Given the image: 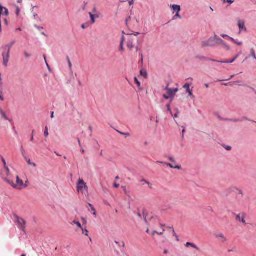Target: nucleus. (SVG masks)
<instances>
[{
    "label": "nucleus",
    "mask_w": 256,
    "mask_h": 256,
    "mask_svg": "<svg viewBox=\"0 0 256 256\" xmlns=\"http://www.w3.org/2000/svg\"><path fill=\"white\" fill-rule=\"evenodd\" d=\"M2 178L5 182H6L10 185L12 188H14L21 189V188H18V186L14 183L13 180H10V178L6 177L4 178V176H2Z\"/></svg>",
    "instance_id": "0eeeda50"
},
{
    "label": "nucleus",
    "mask_w": 256,
    "mask_h": 256,
    "mask_svg": "<svg viewBox=\"0 0 256 256\" xmlns=\"http://www.w3.org/2000/svg\"><path fill=\"white\" fill-rule=\"evenodd\" d=\"M228 38L232 42H236V40H234V38L230 36V37H228Z\"/></svg>",
    "instance_id": "338daca9"
},
{
    "label": "nucleus",
    "mask_w": 256,
    "mask_h": 256,
    "mask_svg": "<svg viewBox=\"0 0 256 256\" xmlns=\"http://www.w3.org/2000/svg\"><path fill=\"white\" fill-rule=\"evenodd\" d=\"M0 114H1L2 118H4V120H8L10 122H12V120H10L7 117L5 112L2 109V108L0 106Z\"/></svg>",
    "instance_id": "4468645a"
},
{
    "label": "nucleus",
    "mask_w": 256,
    "mask_h": 256,
    "mask_svg": "<svg viewBox=\"0 0 256 256\" xmlns=\"http://www.w3.org/2000/svg\"><path fill=\"white\" fill-rule=\"evenodd\" d=\"M28 164H29V165H32L33 166H36V164L34 162H30V159H28L27 158V160H26Z\"/></svg>",
    "instance_id": "473e14b6"
},
{
    "label": "nucleus",
    "mask_w": 256,
    "mask_h": 256,
    "mask_svg": "<svg viewBox=\"0 0 256 256\" xmlns=\"http://www.w3.org/2000/svg\"><path fill=\"white\" fill-rule=\"evenodd\" d=\"M24 56H26V58H29L30 57V54H28L26 51H24Z\"/></svg>",
    "instance_id": "79ce46f5"
},
{
    "label": "nucleus",
    "mask_w": 256,
    "mask_h": 256,
    "mask_svg": "<svg viewBox=\"0 0 256 256\" xmlns=\"http://www.w3.org/2000/svg\"><path fill=\"white\" fill-rule=\"evenodd\" d=\"M48 126H46L44 132V136H48Z\"/></svg>",
    "instance_id": "72a5a7b5"
},
{
    "label": "nucleus",
    "mask_w": 256,
    "mask_h": 256,
    "mask_svg": "<svg viewBox=\"0 0 256 256\" xmlns=\"http://www.w3.org/2000/svg\"><path fill=\"white\" fill-rule=\"evenodd\" d=\"M120 50H124V44H120Z\"/></svg>",
    "instance_id": "603ef678"
},
{
    "label": "nucleus",
    "mask_w": 256,
    "mask_h": 256,
    "mask_svg": "<svg viewBox=\"0 0 256 256\" xmlns=\"http://www.w3.org/2000/svg\"><path fill=\"white\" fill-rule=\"evenodd\" d=\"M89 24L88 23H84L82 25V28L85 29L88 28Z\"/></svg>",
    "instance_id": "c9c22d12"
},
{
    "label": "nucleus",
    "mask_w": 256,
    "mask_h": 256,
    "mask_svg": "<svg viewBox=\"0 0 256 256\" xmlns=\"http://www.w3.org/2000/svg\"><path fill=\"white\" fill-rule=\"evenodd\" d=\"M244 120H250V119H248L246 116H245L242 117V118H226V121H228V122H241Z\"/></svg>",
    "instance_id": "423d86ee"
},
{
    "label": "nucleus",
    "mask_w": 256,
    "mask_h": 256,
    "mask_svg": "<svg viewBox=\"0 0 256 256\" xmlns=\"http://www.w3.org/2000/svg\"><path fill=\"white\" fill-rule=\"evenodd\" d=\"M114 188H118L120 186V184H116V183H114Z\"/></svg>",
    "instance_id": "13d9d810"
},
{
    "label": "nucleus",
    "mask_w": 256,
    "mask_h": 256,
    "mask_svg": "<svg viewBox=\"0 0 256 256\" xmlns=\"http://www.w3.org/2000/svg\"><path fill=\"white\" fill-rule=\"evenodd\" d=\"M16 184L20 186H23L24 185L23 181L18 176H16Z\"/></svg>",
    "instance_id": "393cba45"
},
{
    "label": "nucleus",
    "mask_w": 256,
    "mask_h": 256,
    "mask_svg": "<svg viewBox=\"0 0 256 256\" xmlns=\"http://www.w3.org/2000/svg\"><path fill=\"white\" fill-rule=\"evenodd\" d=\"M142 216L144 220L145 223L146 224H148V212H146V210L145 209H143L142 210Z\"/></svg>",
    "instance_id": "2eb2a0df"
},
{
    "label": "nucleus",
    "mask_w": 256,
    "mask_h": 256,
    "mask_svg": "<svg viewBox=\"0 0 256 256\" xmlns=\"http://www.w3.org/2000/svg\"><path fill=\"white\" fill-rule=\"evenodd\" d=\"M4 14L6 16H8L9 13H8V8H4Z\"/></svg>",
    "instance_id": "37998d69"
},
{
    "label": "nucleus",
    "mask_w": 256,
    "mask_h": 256,
    "mask_svg": "<svg viewBox=\"0 0 256 256\" xmlns=\"http://www.w3.org/2000/svg\"><path fill=\"white\" fill-rule=\"evenodd\" d=\"M234 43H235L236 44H238V46H241V45H242V42H238V40H236V42H234Z\"/></svg>",
    "instance_id": "3c124183"
},
{
    "label": "nucleus",
    "mask_w": 256,
    "mask_h": 256,
    "mask_svg": "<svg viewBox=\"0 0 256 256\" xmlns=\"http://www.w3.org/2000/svg\"><path fill=\"white\" fill-rule=\"evenodd\" d=\"M223 147L227 150H230L232 148L230 146L224 145Z\"/></svg>",
    "instance_id": "e433bc0d"
},
{
    "label": "nucleus",
    "mask_w": 256,
    "mask_h": 256,
    "mask_svg": "<svg viewBox=\"0 0 256 256\" xmlns=\"http://www.w3.org/2000/svg\"><path fill=\"white\" fill-rule=\"evenodd\" d=\"M242 218H240V214L236 215V219L238 220H239L240 222H242L244 224H246V220H244L245 218V214H242Z\"/></svg>",
    "instance_id": "f3484780"
},
{
    "label": "nucleus",
    "mask_w": 256,
    "mask_h": 256,
    "mask_svg": "<svg viewBox=\"0 0 256 256\" xmlns=\"http://www.w3.org/2000/svg\"><path fill=\"white\" fill-rule=\"evenodd\" d=\"M172 116L174 118H178V114H176V113L174 115H173V114H172Z\"/></svg>",
    "instance_id": "e2e57ef3"
},
{
    "label": "nucleus",
    "mask_w": 256,
    "mask_h": 256,
    "mask_svg": "<svg viewBox=\"0 0 256 256\" xmlns=\"http://www.w3.org/2000/svg\"><path fill=\"white\" fill-rule=\"evenodd\" d=\"M134 82L135 83L137 84V86L138 87V90L140 91H141L142 90H143L144 88H142L140 86V82L138 80V79L137 78L135 77L134 78Z\"/></svg>",
    "instance_id": "6ab92c4d"
},
{
    "label": "nucleus",
    "mask_w": 256,
    "mask_h": 256,
    "mask_svg": "<svg viewBox=\"0 0 256 256\" xmlns=\"http://www.w3.org/2000/svg\"><path fill=\"white\" fill-rule=\"evenodd\" d=\"M221 36L223 38H228V37H230L228 36L227 34H221Z\"/></svg>",
    "instance_id": "6e6d98bb"
},
{
    "label": "nucleus",
    "mask_w": 256,
    "mask_h": 256,
    "mask_svg": "<svg viewBox=\"0 0 256 256\" xmlns=\"http://www.w3.org/2000/svg\"><path fill=\"white\" fill-rule=\"evenodd\" d=\"M83 234H84L86 236H88V231L86 229H84Z\"/></svg>",
    "instance_id": "de8ad7c7"
},
{
    "label": "nucleus",
    "mask_w": 256,
    "mask_h": 256,
    "mask_svg": "<svg viewBox=\"0 0 256 256\" xmlns=\"http://www.w3.org/2000/svg\"><path fill=\"white\" fill-rule=\"evenodd\" d=\"M20 13V8H18V6L16 7V14L17 16H18Z\"/></svg>",
    "instance_id": "4c0bfd02"
},
{
    "label": "nucleus",
    "mask_w": 256,
    "mask_h": 256,
    "mask_svg": "<svg viewBox=\"0 0 256 256\" xmlns=\"http://www.w3.org/2000/svg\"><path fill=\"white\" fill-rule=\"evenodd\" d=\"M171 8L172 9L173 13L179 12L181 10L180 6L177 4H173L171 6Z\"/></svg>",
    "instance_id": "ddd939ff"
},
{
    "label": "nucleus",
    "mask_w": 256,
    "mask_h": 256,
    "mask_svg": "<svg viewBox=\"0 0 256 256\" xmlns=\"http://www.w3.org/2000/svg\"><path fill=\"white\" fill-rule=\"evenodd\" d=\"M202 47L210 46L213 47L216 46L214 40L212 38H210L208 40L202 41Z\"/></svg>",
    "instance_id": "20e7f679"
},
{
    "label": "nucleus",
    "mask_w": 256,
    "mask_h": 256,
    "mask_svg": "<svg viewBox=\"0 0 256 256\" xmlns=\"http://www.w3.org/2000/svg\"><path fill=\"white\" fill-rule=\"evenodd\" d=\"M141 182H144L146 184H148V185H150V183L148 182L147 180H144V179H142L140 180Z\"/></svg>",
    "instance_id": "8fccbe9b"
},
{
    "label": "nucleus",
    "mask_w": 256,
    "mask_h": 256,
    "mask_svg": "<svg viewBox=\"0 0 256 256\" xmlns=\"http://www.w3.org/2000/svg\"><path fill=\"white\" fill-rule=\"evenodd\" d=\"M226 2H228L230 4H232L234 2V1L233 0H226Z\"/></svg>",
    "instance_id": "0e129e2a"
},
{
    "label": "nucleus",
    "mask_w": 256,
    "mask_h": 256,
    "mask_svg": "<svg viewBox=\"0 0 256 256\" xmlns=\"http://www.w3.org/2000/svg\"><path fill=\"white\" fill-rule=\"evenodd\" d=\"M238 56L239 54H238L236 56L234 57V58H231L230 60H218V62H220L222 64H232L238 58Z\"/></svg>",
    "instance_id": "9b49d317"
},
{
    "label": "nucleus",
    "mask_w": 256,
    "mask_h": 256,
    "mask_svg": "<svg viewBox=\"0 0 256 256\" xmlns=\"http://www.w3.org/2000/svg\"><path fill=\"white\" fill-rule=\"evenodd\" d=\"M139 34H140V33L138 32H134L132 34H134L135 36H136ZM129 34L131 35V34Z\"/></svg>",
    "instance_id": "680f3d73"
},
{
    "label": "nucleus",
    "mask_w": 256,
    "mask_h": 256,
    "mask_svg": "<svg viewBox=\"0 0 256 256\" xmlns=\"http://www.w3.org/2000/svg\"><path fill=\"white\" fill-rule=\"evenodd\" d=\"M34 130H32V136H31V138H30V140L32 142L34 140Z\"/></svg>",
    "instance_id": "5fc2aeb1"
},
{
    "label": "nucleus",
    "mask_w": 256,
    "mask_h": 256,
    "mask_svg": "<svg viewBox=\"0 0 256 256\" xmlns=\"http://www.w3.org/2000/svg\"><path fill=\"white\" fill-rule=\"evenodd\" d=\"M172 230L173 236L176 238V241L178 242L180 240L179 238H178V235L176 234V233L175 232L173 228H172Z\"/></svg>",
    "instance_id": "7c9ffc66"
},
{
    "label": "nucleus",
    "mask_w": 256,
    "mask_h": 256,
    "mask_svg": "<svg viewBox=\"0 0 256 256\" xmlns=\"http://www.w3.org/2000/svg\"><path fill=\"white\" fill-rule=\"evenodd\" d=\"M132 40H129L127 43V46L130 50H132L134 48Z\"/></svg>",
    "instance_id": "b1692460"
},
{
    "label": "nucleus",
    "mask_w": 256,
    "mask_h": 256,
    "mask_svg": "<svg viewBox=\"0 0 256 256\" xmlns=\"http://www.w3.org/2000/svg\"><path fill=\"white\" fill-rule=\"evenodd\" d=\"M116 132L118 134H120L122 135L126 136H128L130 135V134L128 132H120V131H119L118 130H116Z\"/></svg>",
    "instance_id": "c756f323"
},
{
    "label": "nucleus",
    "mask_w": 256,
    "mask_h": 256,
    "mask_svg": "<svg viewBox=\"0 0 256 256\" xmlns=\"http://www.w3.org/2000/svg\"><path fill=\"white\" fill-rule=\"evenodd\" d=\"M137 215L140 218H142V214H140V212H139V210L138 209V212L137 213Z\"/></svg>",
    "instance_id": "69168bd1"
},
{
    "label": "nucleus",
    "mask_w": 256,
    "mask_h": 256,
    "mask_svg": "<svg viewBox=\"0 0 256 256\" xmlns=\"http://www.w3.org/2000/svg\"><path fill=\"white\" fill-rule=\"evenodd\" d=\"M214 236L216 238H222V242L227 241V239L224 237V235L222 234H215Z\"/></svg>",
    "instance_id": "a211bd4d"
},
{
    "label": "nucleus",
    "mask_w": 256,
    "mask_h": 256,
    "mask_svg": "<svg viewBox=\"0 0 256 256\" xmlns=\"http://www.w3.org/2000/svg\"><path fill=\"white\" fill-rule=\"evenodd\" d=\"M186 247L192 246V248H193L197 250H199V248L194 244L191 243L190 242H187L186 244Z\"/></svg>",
    "instance_id": "aec40b11"
},
{
    "label": "nucleus",
    "mask_w": 256,
    "mask_h": 256,
    "mask_svg": "<svg viewBox=\"0 0 256 256\" xmlns=\"http://www.w3.org/2000/svg\"><path fill=\"white\" fill-rule=\"evenodd\" d=\"M22 152V156H23L24 158L26 160H27V157L26 156V155L25 150H22V152Z\"/></svg>",
    "instance_id": "a19ab883"
},
{
    "label": "nucleus",
    "mask_w": 256,
    "mask_h": 256,
    "mask_svg": "<svg viewBox=\"0 0 256 256\" xmlns=\"http://www.w3.org/2000/svg\"><path fill=\"white\" fill-rule=\"evenodd\" d=\"M195 58L200 60H204V61H210V62H218V60L212 59L209 58L205 57L204 56H195Z\"/></svg>",
    "instance_id": "6e6552de"
},
{
    "label": "nucleus",
    "mask_w": 256,
    "mask_h": 256,
    "mask_svg": "<svg viewBox=\"0 0 256 256\" xmlns=\"http://www.w3.org/2000/svg\"><path fill=\"white\" fill-rule=\"evenodd\" d=\"M183 128V130H182V139L183 140L184 138V133L185 132H186V130H185V128L184 127H182Z\"/></svg>",
    "instance_id": "49530a36"
},
{
    "label": "nucleus",
    "mask_w": 256,
    "mask_h": 256,
    "mask_svg": "<svg viewBox=\"0 0 256 256\" xmlns=\"http://www.w3.org/2000/svg\"><path fill=\"white\" fill-rule=\"evenodd\" d=\"M72 223L76 224V225H77V226L78 228H80L82 230V231L84 230L82 226V224H80V223L79 222H76V221L74 220V221L72 222Z\"/></svg>",
    "instance_id": "cd10ccee"
},
{
    "label": "nucleus",
    "mask_w": 256,
    "mask_h": 256,
    "mask_svg": "<svg viewBox=\"0 0 256 256\" xmlns=\"http://www.w3.org/2000/svg\"><path fill=\"white\" fill-rule=\"evenodd\" d=\"M140 74L145 78H146L148 76L146 71L144 69H142L140 70Z\"/></svg>",
    "instance_id": "412c9836"
},
{
    "label": "nucleus",
    "mask_w": 256,
    "mask_h": 256,
    "mask_svg": "<svg viewBox=\"0 0 256 256\" xmlns=\"http://www.w3.org/2000/svg\"><path fill=\"white\" fill-rule=\"evenodd\" d=\"M217 116H218V118L219 120H225L226 121V118H222L219 114H218Z\"/></svg>",
    "instance_id": "a18cd8bd"
},
{
    "label": "nucleus",
    "mask_w": 256,
    "mask_h": 256,
    "mask_svg": "<svg viewBox=\"0 0 256 256\" xmlns=\"http://www.w3.org/2000/svg\"><path fill=\"white\" fill-rule=\"evenodd\" d=\"M238 26L240 28V32L242 30L246 31V28L245 26L244 23V22L239 20L238 22Z\"/></svg>",
    "instance_id": "f8f14e48"
},
{
    "label": "nucleus",
    "mask_w": 256,
    "mask_h": 256,
    "mask_svg": "<svg viewBox=\"0 0 256 256\" xmlns=\"http://www.w3.org/2000/svg\"><path fill=\"white\" fill-rule=\"evenodd\" d=\"M2 172H3V176H4V175H6L7 176H8L9 174H10L9 168L6 166V167H4V170Z\"/></svg>",
    "instance_id": "5701e85b"
},
{
    "label": "nucleus",
    "mask_w": 256,
    "mask_h": 256,
    "mask_svg": "<svg viewBox=\"0 0 256 256\" xmlns=\"http://www.w3.org/2000/svg\"><path fill=\"white\" fill-rule=\"evenodd\" d=\"M168 159H169V160H170V162H173V163L176 162V161H175L174 159L172 157L169 156V157H168Z\"/></svg>",
    "instance_id": "09e8293b"
},
{
    "label": "nucleus",
    "mask_w": 256,
    "mask_h": 256,
    "mask_svg": "<svg viewBox=\"0 0 256 256\" xmlns=\"http://www.w3.org/2000/svg\"><path fill=\"white\" fill-rule=\"evenodd\" d=\"M89 16L90 18L91 23L92 24H94L96 21H95V16H94V14H92V12H89Z\"/></svg>",
    "instance_id": "a878e982"
},
{
    "label": "nucleus",
    "mask_w": 256,
    "mask_h": 256,
    "mask_svg": "<svg viewBox=\"0 0 256 256\" xmlns=\"http://www.w3.org/2000/svg\"><path fill=\"white\" fill-rule=\"evenodd\" d=\"M66 59L68 61V67H69V68L70 70L72 71V62L70 60V59L69 58V57L68 56H66Z\"/></svg>",
    "instance_id": "bb28decb"
},
{
    "label": "nucleus",
    "mask_w": 256,
    "mask_h": 256,
    "mask_svg": "<svg viewBox=\"0 0 256 256\" xmlns=\"http://www.w3.org/2000/svg\"><path fill=\"white\" fill-rule=\"evenodd\" d=\"M224 41L219 38H217V40L215 42L216 46L217 45H222L224 44Z\"/></svg>",
    "instance_id": "4be33fe9"
},
{
    "label": "nucleus",
    "mask_w": 256,
    "mask_h": 256,
    "mask_svg": "<svg viewBox=\"0 0 256 256\" xmlns=\"http://www.w3.org/2000/svg\"><path fill=\"white\" fill-rule=\"evenodd\" d=\"M190 85L188 83H186L184 84V88H186V92H188L190 96H192V90H190Z\"/></svg>",
    "instance_id": "dca6fc26"
},
{
    "label": "nucleus",
    "mask_w": 256,
    "mask_h": 256,
    "mask_svg": "<svg viewBox=\"0 0 256 256\" xmlns=\"http://www.w3.org/2000/svg\"><path fill=\"white\" fill-rule=\"evenodd\" d=\"M50 118H54V112H52L50 114Z\"/></svg>",
    "instance_id": "774afa93"
},
{
    "label": "nucleus",
    "mask_w": 256,
    "mask_h": 256,
    "mask_svg": "<svg viewBox=\"0 0 256 256\" xmlns=\"http://www.w3.org/2000/svg\"><path fill=\"white\" fill-rule=\"evenodd\" d=\"M250 56H252L254 59L256 58L255 51L253 48L250 50Z\"/></svg>",
    "instance_id": "c85d7f7f"
},
{
    "label": "nucleus",
    "mask_w": 256,
    "mask_h": 256,
    "mask_svg": "<svg viewBox=\"0 0 256 256\" xmlns=\"http://www.w3.org/2000/svg\"><path fill=\"white\" fill-rule=\"evenodd\" d=\"M222 46H223L227 50H230V47L228 45H227L225 42H224V44H222Z\"/></svg>",
    "instance_id": "c03bdc74"
},
{
    "label": "nucleus",
    "mask_w": 256,
    "mask_h": 256,
    "mask_svg": "<svg viewBox=\"0 0 256 256\" xmlns=\"http://www.w3.org/2000/svg\"><path fill=\"white\" fill-rule=\"evenodd\" d=\"M15 42H16L15 40H12L10 43L5 45L4 46L2 47V48H4V50H6V48H8L7 53L8 54H10V50L12 48V47L14 45Z\"/></svg>",
    "instance_id": "1a4fd4ad"
},
{
    "label": "nucleus",
    "mask_w": 256,
    "mask_h": 256,
    "mask_svg": "<svg viewBox=\"0 0 256 256\" xmlns=\"http://www.w3.org/2000/svg\"><path fill=\"white\" fill-rule=\"evenodd\" d=\"M236 248L234 247L232 250H228V252H236Z\"/></svg>",
    "instance_id": "4d7b16f0"
},
{
    "label": "nucleus",
    "mask_w": 256,
    "mask_h": 256,
    "mask_svg": "<svg viewBox=\"0 0 256 256\" xmlns=\"http://www.w3.org/2000/svg\"><path fill=\"white\" fill-rule=\"evenodd\" d=\"M76 190L78 192H81L82 194H84L85 192H88V186L82 179L80 178L77 182Z\"/></svg>",
    "instance_id": "f257e3e1"
},
{
    "label": "nucleus",
    "mask_w": 256,
    "mask_h": 256,
    "mask_svg": "<svg viewBox=\"0 0 256 256\" xmlns=\"http://www.w3.org/2000/svg\"><path fill=\"white\" fill-rule=\"evenodd\" d=\"M178 90V88H173L172 89H168V90L167 94H164L163 95V97L166 100H168L170 98H172V99H173L176 94V92H177Z\"/></svg>",
    "instance_id": "7ed1b4c3"
},
{
    "label": "nucleus",
    "mask_w": 256,
    "mask_h": 256,
    "mask_svg": "<svg viewBox=\"0 0 256 256\" xmlns=\"http://www.w3.org/2000/svg\"><path fill=\"white\" fill-rule=\"evenodd\" d=\"M176 18H178L180 19H182V16L180 15L179 12L176 13L175 16L173 17L172 20H175Z\"/></svg>",
    "instance_id": "f704fd0d"
},
{
    "label": "nucleus",
    "mask_w": 256,
    "mask_h": 256,
    "mask_svg": "<svg viewBox=\"0 0 256 256\" xmlns=\"http://www.w3.org/2000/svg\"><path fill=\"white\" fill-rule=\"evenodd\" d=\"M166 108H168V112H170V114L171 116H172V111L170 109V104H166Z\"/></svg>",
    "instance_id": "2f4dec72"
},
{
    "label": "nucleus",
    "mask_w": 256,
    "mask_h": 256,
    "mask_svg": "<svg viewBox=\"0 0 256 256\" xmlns=\"http://www.w3.org/2000/svg\"><path fill=\"white\" fill-rule=\"evenodd\" d=\"M122 188L124 190V193L127 195L128 194V192L125 186H122Z\"/></svg>",
    "instance_id": "ea45409f"
},
{
    "label": "nucleus",
    "mask_w": 256,
    "mask_h": 256,
    "mask_svg": "<svg viewBox=\"0 0 256 256\" xmlns=\"http://www.w3.org/2000/svg\"><path fill=\"white\" fill-rule=\"evenodd\" d=\"M4 8H5V7H4L1 4H0V19L1 18V16Z\"/></svg>",
    "instance_id": "58836bf2"
},
{
    "label": "nucleus",
    "mask_w": 256,
    "mask_h": 256,
    "mask_svg": "<svg viewBox=\"0 0 256 256\" xmlns=\"http://www.w3.org/2000/svg\"><path fill=\"white\" fill-rule=\"evenodd\" d=\"M2 58H3V65L6 67L8 66V62L9 60V58H10V54L6 53V52H5V51H4L2 52Z\"/></svg>",
    "instance_id": "39448f33"
},
{
    "label": "nucleus",
    "mask_w": 256,
    "mask_h": 256,
    "mask_svg": "<svg viewBox=\"0 0 256 256\" xmlns=\"http://www.w3.org/2000/svg\"><path fill=\"white\" fill-rule=\"evenodd\" d=\"M157 162L158 163H160V164H164L167 166H169L171 168H176V169H178V170H180L181 169V166H180L176 165V166H174L173 165H172L170 163H168V162H159V161H158V162Z\"/></svg>",
    "instance_id": "9d476101"
},
{
    "label": "nucleus",
    "mask_w": 256,
    "mask_h": 256,
    "mask_svg": "<svg viewBox=\"0 0 256 256\" xmlns=\"http://www.w3.org/2000/svg\"><path fill=\"white\" fill-rule=\"evenodd\" d=\"M2 162L3 164H4V166L6 167V162L5 160L3 158H2Z\"/></svg>",
    "instance_id": "052dcab7"
},
{
    "label": "nucleus",
    "mask_w": 256,
    "mask_h": 256,
    "mask_svg": "<svg viewBox=\"0 0 256 256\" xmlns=\"http://www.w3.org/2000/svg\"><path fill=\"white\" fill-rule=\"evenodd\" d=\"M218 38L219 37L216 34H214V37L213 38H212V40H214V42L217 40V38Z\"/></svg>",
    "instance_id": "864d4df0"
},
{
    "label": "nucleus",
    "mask_w": 256,
    "mask_h": 256,
    "mask_svg": "<svg viewBox=\"0 0 256 256\" xmlns=\"http://www.w3.org/2000/svg\"><path fill=\"white\" fill-rule=\"evenodd\" d=\"M13 216H14L15 222L18 226L19 228L22 232H25L26 224V221L22 218L19 217L16 214H14Z\"/></svg>",
    "instance_id": "f03ea898"
},
{
    "label": "nucleus",
    "mask_w": 256,
    "mask_h": 256,
    "mask_svg": "<svg viewBox=\"0 0 256 256\" xmlns=\"http://www.w3.org/2000/svg\"><path fill=\"white\" fill-rule=\"evenodd\" d=\"M124 36H122L121 38L120 44H124Z\"/></svg>",
    "instance_id": "bf43d9fd"
}]
</instances>
